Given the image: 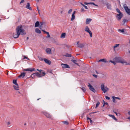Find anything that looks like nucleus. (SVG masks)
<instances>
[{"mask_svg": "<svg viewBox=\"0 0 130 130\" xmlns=\"http://www.w3.org/2000/svg\"><path fill=\"white\" fill-rule=\"evenodd\" d=\"M36 32L38 34H40L41 32L40 30L38 28H36L35 29Z\"/></svg>", "mask_w": 130, "mask_h": 130, "instance_id": "nucleus-27", "label": "nucleus"}, {"mask_svg": "<svg viewBox=\"0 0 130 130\" xmlns=\"http://www.w3.org/2000/svg\"><path fill=\"white\" fill-rule=\"evenodd\" d=\"M61 65L63 68H69V66L67 64L63 63L61 64Z\"/></svg>", "mask_w": 130, "mask_h": 130, "instance_id": "nucleus-16", "label": "nucleus"}, {"mask_svg": "<svg viewBox=\"0 0 130 130\" xmlns=\"http://www.w3.org/2000/svg\"><path fill=\"white\" fill-rule=\"evenodd\" d=\"M86 44L85 43H79L78 41L77 42V46L78 47L80 48H83L84 47Z\"/></svg>", "mask_w": 130, "mask_h": 130, "instance_id": "nucleus-7", "label": "nucleus"}, {"mask_svg": "<svg viewBox=\"0 0 130 130\" xmlns=\"http://www.w3.org/2000/svg\"><path fill=\"white\" fill-rule=\"evenodd\" d=\"M76 12V11H74L72 15V18H71V20L72 21H73L75 19V14Z\"/></svg>", "mask_w": 130, "mask_h": 130, "instance_id": "nucleus-15", "label": "nucleus"}, {"mask_svg": "<svg viewBox=\"0 0 130 130\" xmlns=\"http://www.w3.org/2000/svg\"><path fill=\"white\" fill-rule=\"evenodd\" d=\"M29 37H27V40L28 39Z\"/></svg>", "mask_w": 130, "mask_h": 130, "instance_id": "nucleus-60", "label": "nucleus"}, {"mask_svg": "<svg viewBox=\"0 0 130 130\" xmlns=\"http://www.w3.org/2000/svg\"><path fill=\"white\" fill-rule=\"evenodd\" d=\"M81 89L84 92H85L86 91V89L85 87H82L81 88Z\"/></svg>", "mask_w": 130, "mask_h": 130, "instance_id": "nucleus-31", "label": "nucleus"}, {"mask_svg": "<svg viewBox=\"0 0 130 130\" xmlns=\"http://www.w3.org/2000/svg\"><path fill=\"white\" fill-rule=\"evenodd\" d=\"M80 11L81 12H82L83 11H84L85 10L83 8H82L81 10Z\"/></svg>", "mask_w": 130, "mask_h": 130, "instance_id": "nucleus-50", "label": "nucleus"}, {"mask_svg": "<svg viewBox=\"0 0 130 130\" xmlns=\"http://www.w3.org/2000/svg\"><path fill=\"white\" fill-rule=\"evenodd\" d=\"M73 63H74L76 64L77 65H78V64L77 63H76L75 62H76L77 61L76 60H73L72 61Z\"/></svg>", "mask_w": 130, "mask_h": 130, "instance_id": "nucleus-41", "label": "nucleus"}, {"mask_svg": "<svg viewBox=\"0 0 130 130\" xmlns=\"http://www.w3.org/2000/svg\"><path fill=\"white\" fill-rule=\"evenodd\" d=\"M45 75V73L44 72H42L41 73H39L38 72H36L32 74L31 75V77H33L35 76H37L38 77H41Z\"/></svg>", "mask_w": 130, "mask_h": 130, "instance_id": "nucleus-4", "label": "nucleus"}, {"mask_svg": "<svg viewBox=\"0 0 130 130\" xmlns=\"http://www.w3.org/2000/svg\"><path fill=\"white\" fill-rule=\"evenodd\" d=\"M47 35V36H46V38L50 37V35H49V33L48 32H46V33Z\"/></svg>", "mask_w": 130, "mask_h": 130, "instance_id": "nucleus-40", "label": "nucleus"}, {"mask_svg": "<svg viewBox=\"0 0 130 130\" xmlns=\"http://www.w3.org/2000/svg\"><path fill=\"white\" fill-rule=\"evenodd\" d=\"M65 56L66 57H71V55L70 54H66L65 55Z\"/></svg>", "mask_w": 130, "mask_h": 130, "instance_id": "nucleus-39", "label": "nucleus"}, {"mask_svg": "<svg viewBox=\"0 0 130 130\" xmlns=\"http://www.w3.org/2000/svg\"><path fill=\"white\" fill-rule=\"evenodd\" d=\"M118 31L120 33H122L124 35H128V34L127 32V30L126 29H118Z\"/></svg>", "mask_w": 130, "mask_h": 130, "instance_id": "nucleus-5", "label": "nucleus"}, {"mask_svg": "<svg viewBox=\"0 0 130 130\" xmlns=\"http://www.w3.org/2000/svg\"><path fill=\"white\" fill-rule=\"evenodd\" d=\"M10 122H7V125H10Z\"/></svg>", "mask_w": 130, "mask_h": 130, "instance_id": "nucleus-54", "label": "nucleus"}, {"mask_svg": "<svg viewBox=\"0 0 130 130\" xmlns=\"http://www.w3.org/2000/svg\"><path fill=\"white\" fill-rule=\"evenodd\" d=\"M82 5L84 7L85 9H88V8L87 6H86L83 4H82Z\"/></svg>", "mask_w": 130, "mask_h": 130, "instance_id": "nucleus-48", "label": "nucleus"}, {"mask_svg": "<svg viewBox=\"0 0 130 130\" xmlns=\"http://www.w3.org/2000/svg\"><path fill=\"white\" fill-rule=\"evenodd\" d=\"M88 86L91 91H92L94 92H95V90L93 88V86L90 84L89 83Z\"/></svg>", "mask_w": 130, "mask_h": 130, "instance_id": "nucleus-9", "label": "nucleus"}, {"mask_svg": "<svg viewBox=\"0 0 130 130\" xmlns=\"http://www.w3.org/2000/svg\"><path fill=\"white\" fill-rule=\"evenodd\" d=\"M16 33H14L13 36L15 38H18L20 34L22 35H24L26 32L23 29L22 26L21 25L18 26L16 29Z\"/></svg>", "mask_w": 130, "mask_h": 130, "instance_id": "nucleus-1", "label": "nucleus"}, {"mask_svg": "<svg viewBox=\"0 0 130 130\" xmlns=\"http://www.w3.org/2000/svg\"><path fill=\"white\" fill-rule=\"evenodd\" d=\"M105 97V98H106V99L107 100H109L110 99V98L109 97H108V96H106Z\"/></svg>", "mask_w": 130, "mask_h": 130, "instance_id": "nucleus-47", "label": "nucleus"}, {"mask_svg": "<svg viewBox=\"0 0 130 130\" xmlns=\"http://www.w3.org/2000/svg\"><path fill=\"white\" fill-rule=\"evenodd\" d=\"M93 76H94L95 78H96L97 77V76L95 74H93Z\"/></svg>", "mask_w": 130, "mask_h": 130, "instance_id": "nucleus-52", "label": "nucleus"}, {"mask_svg": "<svg viewBox=\"0 0 130 130\" xmlns=\"http://www.w3.org/2000/svg\"><path fill=\"white\" fill-rule=\"evenodd\" d=\"M66 33H63L61 34L60 37L62 38H64L65 37Z\"/></svg>", "mask_w": 130, "mask_h": 130, "instance_id": "nucleus-26", "label": "nucleus"}, {"mask_svg": "<svg viewBox=\"0 0 130 130\" xmlns=\"http://www.w3.org/2000/svg\"><path fill=\"white\" fill-rule=\"evenodd\" d=\"M90 120V123L92 124V121L91 120V118H89V117H87V120Z\"/></svg>", "mask_w": 130, "mask_h": 130, "instance_id": "nucleus-33", "label": "nucleus"}, {"mask_svg": "<svg viewBox=\"0 0 130 130\" xmlns=\"http://www.w3.org/2000/svg\"><path fill=\"white\" fill-rule=\"evenodd\" d=\"M116 11H117V12L119 13V14H120V13H122L121 12L120 10L118 8H117L116 9Z\"/></svg>", "mask_w": 130, "mask_h": 130, "instance_id": "nucleus-37", "label": "nucleus"}, {"mask_svg": "<svg viewBox=\"0 0 130 130\" xmlns=\"http://www.w3.org/2000/svg\"><path fill=\"white\" fill-rule=\"evenodd\" d=\"M38 57L40 61H42L44 60L43 58L40 57L39 56H38Z\"/></svg>", "mask_w": 130, "mask_h": 130, "instance_id": "nucleus-38", "label": "nucleus"}, {"mask_svg": "<svg viewBox=\"0 0 130 130\" xmlns=\"http://www.w3.org/2000/svg\"><path fill=\"white\" fill-rule=\"evenodd\" d=\"M13 84H15V85L18 84L17 83V80H16L14 79L13 81Z\"/></svg>", "mask_w": 130, "mask_h": 130, "instance_id": "nucleus-32", "label": "nucleus"}, {"mask_svg": "<svg viewBox=\"0 0 130 130\" xmlns=\"http://www.w3.org/2000/svg\"><path fill=\"white\" fill-rule=\"evenodd\" d=\"M92 19H87L86 23V24H89L90 22L92 21Z\"/></svg>", "mask_w": 130, "mask_h": 130, "instance_id": "nucleus-23", "label": "nucleus"}, {"mask_svg": "<svg viewBox=\"0 0 130 130\" xmlns=\"http://www.w3.org/2000/svg\"><path fill=\"white\" fill-rule=\"evenodd\" d=\"M100 104V103L99 102H98L96 104V108L98 107L99 105Z\"/></svg>", "mask_w": 130, "mask_h": 130, "instance_id": "nucleus-36", "label": "nucleus"}, {"mask_svg": "<svg viewBox=\"0 0 130 130\" xmlns=\"http://www.w3.org/2000/svg\"><path fill=\"white\" fill-rule=\"evenodd\" d=\"M63 124H65L68 125L69 124L68 122L67 121H63Z\"/></svg>", "mask_w": 130, "mask_h": 130, "instance_id": "nucleus-35", "label": "nucleus"}, {"mask_svg": "<svg viewBox=\"0 0 130 130\" xmlns=\"http://www.w3.org/2000/svg\"><path fill=\"white\" fill-rule=\"evenodd\" d=\"M24 2V0H22L21 1L20 3V4H21L22 3H23Z\"/></svg>", "mask_w": 130, "mask_h": 130, "instance_id": "nucleus-51", "label": "nucleus"}, {"mask_svg": "<svg viewBox=\"0 0 130 130\" xmlns=\"http://www.w3.org/2000/svg\"><path fill=\"white\" fill-rule=\"evenodd\" d=\"M108 116H109L111 117V118H112L114 120H115L116 121H117V119L115 117L114 115L109 114L108 115Z\"/></svg>", "mask_w": 130, "mask_h": 130, "instance_id": "nucleus-22", "label": "nucleus"}, {"mask_svg": "<svg viewBox=\"0 0 130 130\" xmlns=\"http://www.w3.org/2000/svg\"><path fill=\"white\" fill-rule=\"evenodd\" d=\"M97 112H92L91 113H95Z\"/></svg>", "mask_w": 130, "mask_h": 130, "instance_id": "nucleus-58", "label": "nucleus"}, {"mask_svg": "<svg viewBox=\"0 0 130 130\" xmlns=\"http://www.w3.org/2000/svg\"><path fill=\"white\" fill-rule=\"evenodd\" d=\"M104 104H103V107L105 105H108V104L107 103V102L105 103V102L104 101Z\"/></svg>", "mask_w": 130, "mask_h": 130, "instance_id": "nucleus-43", "label": "nucleus"}, {"mask_svg": "<svg viewBox=\"0 0 130 130\" xmlns=\"http://www.w3.org/2000/svg\"><path fill=\"white\" fill-rule=\"evenodd\" d=\"M57 44V45H59V44L58 43H57V44Z\"/></svg>", "mask_w": 130, "mask_h": 130, "instance_id": "nucleus-61", "label": "nucleus"}, {"mask_svg": "<svg viewBox=\"0 0 130 130\" xmlns=\"http://www.w3.org/2000/svg\"><path fill=\"white\" fill-rule=\"evenodd\" d=\"M39 25V22L38 21H37L35 24V26L36 27H38Z\"/></svg>", "mask_w": 130, "mask_h": 130, "instance_id": "nucleus-29", "label": "nucleus"}, {"mask_svg": "<svg viewBox=\"0 0 130 130\" xmlns=\"http://www.w3.org/2000/svg\"><path fill=\"white\" fill-rule=\"evenodd\" d=\"M43 24H44V23L43 22H41L40 23V25L41 26H42V25H43Z\"/></svg>", "mask_w": 130, "mask_h": 130, "instance_id": "nucleus-46", "label": "nucleus"}, {"mask_svg": "<svg viewBox=\"0 0 130 130\" xmlns=\"http://www.w3.org/2000/svg\"><path fill=\"white\" fill-rule=\"evenodd\" d=\"M23 57H24V58L23 59V60L24 59H28V60H30V59L28 58H27L25 56H24Z\"/></svg>", "mask_w": 130, "mask_h": 130, "instance_id": "nucleus-44", "label": "nucleus"}, {"mask_svg": "<svg viewBox=\"0 0 130 130\" xmlns=\"http://www.w3.org/2000/svg\"><path fill=\"white\" fill-rule=\"evenodd\" d=\"M99 61H102L104 62H107V61H106V60L105 59H100Z\"/></svg>", "mask_w": 130, "mask_h": 130, "instance_id": "nucleus-25", "label": "nucleus"}, {"mask_svg": "<svg viewBox=\"0 0 130 130\" xmlns=\"http://www.w3.org/2000/svg\"><path fill=\"white\" fill-rule=\"evenodd\" d=\"M88 86L91 91H92L94 92H95V90L93 88V86L90 84L89 83Z\"/></svg>", "mask_w": 130, "mask_h": 130, "instance_id": "nucleus-8", "label": "nucleus"}, {"mask_svg": "<svg viewBox=\"0 0 130 130\" xmlns=\"http://www.w3.org/2000/svg\"><path fill=\"white\" fill-rule=\"evenodd\" d=\"M124 7L126 12L129 14L130 15V9L127 6H124Z\"/></svg>", "mask_w": 130, "mask_h": 130, "instance_id": "nucleus-10", "label": "nucleus"}, {"mask_svg": "<svg viewBox=\"0 0 130 130\" xmlns=\"http://www.w3.org/2000/svg\"><path fill=\"white\" fill-rule=\"evenodd\" d=\"M101 90L104 93L108 91L109 90V89L107 87L105 86V84L104 83L102 84L101 86Z\"/></svg>", "mask_w": 130, "mask_h": 130, "instance_id": "nucleus-3", "label": "nucleus"}, {"mask_svg": "<svg viewBox=\"0 0 130 130\" xmlns=\"http://www.w3.org/2000/svg\"><path fill=\"white\" fill-rule=\"evenodd\" d=\"M114 112V113H115L116 114V115L117 116V115H118V113H117V112Z\"/></svg>", "mask_w": 130, "mask_h": 130, "instance_id": "nucleus-56", "label": "nucleus"}, {"mask_svg": "<svg viewBox=\"0 0 130 130\" xmlns=\"http://www.w3.org/2000/svg\"><path fill=\"white\" fill-rule=\"evenodd\" d=\"M40 28V29H41L42 27V26H41L40 25L39 26Z\"/></svg>", "mask_w": 130, "mask_h": 130, "instance_id": "nucleus-57", "label": "nucleus"}, {"mask_svg": "<svg viewBox=\"0 0 130 130\" xmlns=\"http://www.w3.org/2000/svg\"><path fill=\"white\" fill-rule=\"evenodd\" d=\"M37 10L38 11V13L39 14H40V12H39V11H40V10L39 9V8H38V6H37Z\"/></svg>", "mask_w": 130, "mask_h": 130, "instance_id": "nucleus-49", "label": "nucleus"}, {"mask_svg": "<svg viewBox=\"0 0 130 130\" xmlns=\"http://www.w3.org/2000/svg\"><path fill=\"white\" fill-rule=\"evenodd\" d=\"M84 4L86 5H88V4H93L95 6H97V5H95V4L94 3H87L86 2H85L84 3Z\"/></svg>", "mask_w": 130, "mask_h": 130, "instance_id": "nucleus-28", "label": "nucleus"}, {"mask_svg": "<svg viewBox=\"0 0 130 130\" xmlns=\"http://www.w3.org/2000/svg\"><path fill=\"white\" fill-rule=\"evenodd\" d=\"M107 8L108 9H111V5L109 3H107L106 5Z\"/></svg>", "mask_w": 130, "mask_h": 130, "instance_id": "nucleus-19", "label": "nucleus"}, {"mask_svg": "<svg viewBox=\"0 0 130 130\" xmlns=\"http://www.w3.org/2000/svg\"><path fill=\"white\" fill-rule=\"evenodd\" d=\"M44 60L45 63L48 64L50 65L51 64V61L48 59L46 58H44Z\"/></svg>", "mask_w": 130, "mask_h": 130, "instance_id": "nucleus-12", "label": "nucleus"}, {"mask_svg": "<svg viewBox=\"0 0 130 130\" xmlns=\"http://www.w3.org/2000/svg\"><path fill=\"white\" fill-rule=\"evenodd\" d=\"M44 115L48 118H51V116L49 113L47 112H45L44 113Z\"/></svg>", "mask_w": 130, "mask_h": 130, "instance_id": "nucleus-18", "label": "nucleus"}, {"mask_svg": "<svg viewBox=\"0 0 130 130\" xmlns=\"http://www.w3.org/2000/svg\"><path fill=\"white\" fill-rule=\"evenodd\" d=\"M85 30L89 33L90 37H92V35L91 31L90 30L88 26H87L85 27Z\"/></svg>", "mask_w": 130, "mask_h": 130, "instance_id": "nucleus-6", "label": "nucleus"}, {"mask_svg": "<svg viewBox=\"0 0 130 130\" xmlns=\"http://www.w3.org/2000/svg\"><path fill=\"white\" fill-rule=\"evenodd\" d=\"M112 98L113 99V102L114 103H116L117 102V101L115 100L116 99H118L119 100H120L121 99L119 97H116L114 96H112Z\"/></svg>", "mask_w": 130, "mask_h": 130, "instance_id": "nucleus-13", "label": "nucleus"}, {"mask_svg": "<svg viewBox=\"0 0 130 130\" xmlns=\"http://www.w3.org/2000/svg\"><path fill=\"white\" fill-rule=\"evenodd\" d=\"M119 44H116L115 45V46H114L113 47V48H114V49H115V48H116V47H118L119 46Z\"/></svg>", "mask_w": 130, "mask_h": 130, "instance_id": "nucleus-42", "label": "nucleus"}, {"mask_svg": "<svg viewBox=\"0 0 130 130\" xmlns=\"http://www.w3.org/2000/svg\"><path fill=\"white\" fill-rule=\"evenodd\" d=\"M42 31H43L44 32L46 33V32H47L45 31L44 30H42Z\"/></svg>", "mask_w": 130, "mask_h": 130, "instance_id": "nucleus-55", "label": "nucleus"}, {"mask_svg": "<svg viewBox=\"0 0 130 130\" xmlns=\"http://www.w3.org/2000/svg\"><path fill=\"white\" fill-rule=\"evenodd\" d=\"M109 61H110V62L111 63H113L115 65L116 64V61H114V60L113 61H111V60H110Z\"/></svg>", "mask_w": 130, "mask_h": 130, "instance_id": "nucleus-34", "label": "nucleus"}, {"mask_svg": "<svg viewBox=\"0 0 130 130\" xmlns=\"http://www.w3.org/2000/svg\"><path fill=\"white\" fill-rule=\"evenodd\" d=\"M117 19L119 20H120L121 18L123 16V14L122 13L119 14H117Z\"/></svg>", "mask_w": 130, "mask_h": 130, "instance_id": "nucleus-14", "label": "nucleus"}, {"mask_svg": "<svg viewBox=\"0 0 130 130\" xmlns=\"http://www.w3.org/2000/svg\"><path fill=\"white\" fill-rule=\"evenodd\" d=\"M26 73L25 72L21 73L20 75L18 76L19 77H22L23 78L25 76Z\"/></svg>", "mask_w": 130, "mask_h": 130, "instance_id": "nucleus-21", "label": "nucleus"}, {"mask_svg": "<svg viewBox=\"0 0 130 130\" xmlns=\"http://www.w3.org/2000/svg\"><path fill=\"white\" fill-rule=\"evenodd\" d=\"M13 87L15 89L18 90H19V87L18 84L13 86Z\"/></svg>", "mask_w": 130, "mask_h": 130, "instance_id": "nucleus-24", "label": "nucleus"}, {"mask_svg": "<svg viewBox=\"0 0 130 130\" xmlns=\"http://www.w3.org/2000/svg\"><path fill=\"white\" fill-rule=\"evenodd\" d=\"M23 70L24 71L32 72V71H35L36 69L35 68H30L27 69H23Z\"/></svg>", "mask_w": 130, "mask_h": 130, "instance_id": "nucleus-11", "label": "nucleus"}, {"mask_svg": "<svg viewBox=\"0 0 130 130\" xmlns=\"http://www.w3.org/2000/svg\"><path fill=\"white\" fill-rule=\"evenodd\" d=\"M128 115H130V111H128Z\"/></svg>", "mask_w": 130, "mask_h": 130, "instance_id": "nucleus-59", "label": "nucleus"}, {"mask_svg": "<svg viewBox=\"0 0 130 130\" xmlns=\"http://www.w3.org/2000/svg\"><path fill=\"white\" fill-rule=\"evenodd\" d=\"M128 21V20L126 19H124L123 20L122 22V25H124L125 22H127Z\"/></svg>", "mask_w": 130, "mask_h": 130, "instance_id": "nucleus-30", "label": "nucleus"}, {"mask_svg": "<svg viewBox=\"0 0 130 130\" xmlns=\"http://www.w3.org/2000/svg\"><path fill=\"white\" fill-rule=\"evenodd\" d=\"M129 52L130 53V51H129Z\"/></svg>", "mask_w": 130, "mask_h": 130, "instance_id": "nucleus-63", "label": "nucleus"}, {"mask_svg": "<svg viewBox=\"0 0 130 130\" xmlns=\"http://www.w3.org/2000/svg\"><path fill=\"white\" fill-rule=\"evenodd\" d=\"M80 55L79 54H76V55Z\"/></svg>", "mask_w": 130, "mask_h": 130, "instance_id": "nucleus-62", "label": "nucleus"}, {"mask_svg": "<svg viewBox=\"0 0 130 130\" xmlns=\"http://www.w3.org/2000/svg\"><path fill=\"white\" fill-rule=\"evenodd\" d=\"M46 53L48 54H50L51 53V50L50 48H47L45 50Z\"/></svg>", "mask_w": 130, "mask_h": 130, "instance_id": "nucleus-17", "label": "nucleus"}, {"mask_svg": "<svg viewBox=\"0 0 130 130\" xmlns=\"http://www.w3.org/2000/svg\"><path fill=\"white\" fill-rule=\"evenodd\" d=\"M26 8L27 9H29V10H32V9L30 7V4L29 3H27V5L26 6Z\"/></svg>", "mask_w": 130, "mask_h": 130, "instance_id": "nucleus-20", "label": "nucleus"}, {"mask_svg": "<svg viewBox=\"0 0 130 130\" xmlns=\"http://www.w3.org/2000/svg\"><path fill=\"white\" fill-rule=\"evenodd\" d=\"M129 43H130V40H129Z\"/></svg>", "mask_w": 130, "mask_h": 130, "instance_id": "nucleus-64", "label": "nucleus"}, {"mask_svg": "<svg viewBox=\"0 0 130 130\" xmlns=\"http://www.w3.org/2000/svg\"><path fill=\"white\" fill-rule=\"evenodd\" d=\"M72 9H70L69 11H68V13L69 14H70L72 12Z\"/></svg>", "mask_w": 130, "mask_h": 130, "instance_id": "nucleus-45", "label": "nucleus"}, {"mask_svg": "<svg viewBox=\"0 0 130 130\" xmlns=\"http://www.w3.org/2000/svg\"><path fill=\"white\" fill-rule=\"evenodd\" d=\"M37 71H39L40 72H41V71H42L41 70H39L38 69H37Z\"/></svg>", "mask_w": 130, "mask_h": 130, "instance_id": "nucleus-53", "label": "nucleus"}, {"mask_svg": "<svg viewBox=\"0 0 130 130\" xmlns=\"http://www.w3.org/2000/svg\"><path fill=\"white\" fill-rule=\"evenodd\" d=\"M113 60L116 62L120 63L125 65L130 64L129 63H127L125 60L120 57H116L113 58Z\"/></svg>", "mask_w": 130, "mask_h": 130, "instance_id": "nucleus-2", "label": "nucleus"}]
</instances>
